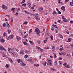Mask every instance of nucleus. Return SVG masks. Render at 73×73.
<instances>
[{"label": "nucleus", "mask_w": 73, "mask_h": 73, "mask_svg": "<svg viewBox=\"0 0 73 73\" xmlns=\"http://www.w3.org/2000/svg\"><path fill=\"white\" fill-rule=\"evenodd\" d=\"M47 59L46 61L48 62L47 65H50V66H52V60H49Z\"/></svg>", "instance_id": "f257e3e1"}, {"label": "nucleus", "mask_w": 73, "mask_h": 73, "mask_svg": "<svg viewBox=\"0 0 73 73\" xmlns=\"http://www.w3.org/2000/svg\"><path fill=\"white\" fill-rule=\"evenodd\" d=\"M0 41L2 43H4L5 42V40L3 38V36H0Z\"/></svg>", "instance_id": "f03ea898"}, {"label": "nucleus", "mask_w": 73, "mask_h": 73, "mask_svg": "<svg viewBox=\"0 0 73 73\" xmlns=\"http://www.w3.org/2000/svg\"><path fill=\"white\" fill-rule=\"evenodd\" d=\"M35 18L36 20H40V18H38V14H36V16L35 17Z\"/></svg>", "instance_id": "7ed1b4c3"}, {"label": "nucleus", "mask_w": 73, "mask_h": 73, "mask_svg": "<svg viewBox=\"0 0 73 73\" xmlns=\"http://www.w3.org/2000/svg\"><path fill=\"white\" fill-rule=\"evenodd\" d=\"M35 32L37 35H39L40 34V29H36L35 30Z\"/></svg>", "instance_id": "20e7f679"}, {"label": "nucleus", "mask_w": 73, "mask_h": 73, "mask_svg": "<svg viewBox=\"0 0 73 73\" xmlns=\"http://www.w3.org/2000/svg\"><path fill=\"white\" fill-rule=\"evenodd\" d=\"M0 50H5V51H7V50L3 47V46H0Z\"/></svg>", "instance_id": "39448f33"}, {"label": "nucleus", "mask_w": 73, "mask_h": 73, "mask_svg": "<svg viewBox=\"0 0 73 73\" xmlns=\"http://www.w3.org/2000/svg\"><path fill=\"white\" fill-rule=\"evenodd\" d=\"M2 8L3 9H5V10L7 9L8 8V7L7 6H6L4 5H2L1 6Z\"/></svg>", "instance_id": "423d86ee"}, {"label": "nucleus", "mask_w": 73, "mask_h": 73, "mask_svg": "<svg viewBox=\"0 0 73 73\" xmlns=\"http://www.w3.org/2000/svg\"><path fill=\"white\" fill-rule=\"evenodd\" d=\"M13 37H14L13 35H11L8 38H7V40H11V39H12L13 38Z\"/></svg>", "instance_id": "0eeeda50"}, {"label": "nucleus", "mask_w": 73, "mask_h": 73, "mask_svg": "<svg viewBox=\"0 0 73 73\" xmlns=\"http://www.w3.org/2000/svg\"><path fill=\"white\" fill-rule=\"evenodd\" d=\"M11 52L12 54H14V53H15V50L13 48H12V49L11 51Z\"/></svg>", "instance_id": "6e6552de"}, {"label": "nucleus", "mask_w": 73, "mask_h": 73, "mask_svg": "<svg viewBox=\"0 0 73 73\" xmlns=\"http://www.w3.org/2000/svg\"><path fill=\"white\" fill-rule=\"evenodd\" d=\"M24 52V50L22 49L20 52V53L21 54H23Z\"/></svg>", "instance_id": "1a4fd4ad"}, {"label": "nucleus", "mask_w": 73, "mask_h": 73, "mask_svg": "<svg viewBox=\"0 0 73 73\" xmlns=\"http://www.w3.org/2000/svg\"><path fill=\"white\" fill-rule=\"evenodd\" d=\"M16 39L17 41H19V40H21V38L18 36H16Z\"/></svg>", "instance_id": "9d476101"}, {"label": "nucleus", "mask_w": 73, "mask_h": 73, "mask_svg": "<svg viewBox=\"0 0 73 73\" xmlns=\"http://www.w3.org/2000/svg\"><path fill=\"white\" fill-rule=\"evenodd\" d=\"M17 62H18L19 63V62H23V60H22L18 59L17 60Z\"/></svg>", "instance_id": "9b49d317"}, {"label": "nucleus", "mask_w": 73, "mask_h": 73, "mask_svg": "<svg viewBox=\"0 0 73 73\" xmlns=\"http://www.w3.org/2000/svg\"><path fill=\"white\" fill-rule=\"evenodd\" d=\"M21 65L22 66H25L26 65V64H25L23 62L21 63Z\"/></svg>", "instance_id": "f8f14e48"}, {"label": "nucleus", "mask_w": 73, "mask_h": 73, "mask_svg": "<svg viewBox=\"0 0 73 73\" xmlns=\"http://www.w3.org/2000/svg\"><path fill=\"white\" fill-rule=\"evenodd\" d=\"M8 59L9 60L10 62H11L13 64V61H12V59L10 58H8Z\"/></svg>", "instance_id": "ddd939ff"}, {"label": "nucleus", "mask_w": 73, "mask_h": 73, "mask_svg": "<svg viewBox=\"0 0 73 73\" xmlns=\"http://www.w3.org/2000/svg\"><path fill=\"white\" fill-rule=\"evenodd\" d=\"M61 9H62L63 12H65V7L64 6H62L61 7Z\"/></svg>", "instance_id": "4468645a"}, {"label": "nucleus", "mask_w": 73, "mask_h": 73, "mask_svg": "<svg viewBox=\"0 0 73 73\" xmlns=\"http://www.w3.org/2000/svg\"><path fill=\"white\" fill-rule=\"evenodd\" d=\"M52 50L53 52H54V50H55V49H56V48H55V47H54V46H52Z\"/></svg>", "instance_id": "2eb2a0df"}, {"label": "nucleus", "mask_w": 73, "mask_h": 73, "mask_svg": "<svg viewBox=\"0 0 73 73\" xmlns=\"http://www.w3.org/2000/svg\"><path fill=\"white\" fill-rule=\"evenodd\" d=\"M38 10L40 12H41V11H42L43 10V8L40 7V8H39Z\"/></svg>", "instance_id": "dca6fc26"}, {"label": "nucleus", "mask_w": 73, "mask_h": 73, "mask_svg": "<svg viewBox=\"0 0 73 73\" xmlns=\"http://www.w3.org/2000/svg\"><path fill=\"white\" fill-rule=\"evenodd\" d=\"M65 54V52H61L60 53H59V55L60 56H62Z\"/></svg>", "instance_id": "f3484780"}, {"label": "nucleus", "mask_w": 73, "mask_h": 73, "mask_svg": "<svg viewBox=\"0 0 73 73\" xmlns=\"http://www.w3.org/2000/svg\"><path fill=\"white\" fill-rule=\"evenodd\" d=\"M28 61H30L31 63L32 64H33V62H32V59H28Z\"/></svg>", "instance_id": "a211bd4d"}, {"label": "nucleus", "mask_w": 73, "mask_h": 73, "mask_svg": "<svg viewBox=\"0 0 73 73\" xmlns=\"http://www.w3.org/2000/svg\"><path fill=\"white\" fill-rule=\"evenodd\" d=\"M63 21H64V22H66V23H67L68 22V21L66 19V18H64V19H63Z\"/></svg>", "instance_id": "6ab92c4d"}, {"label": "nucleus", "mask_w": 73, "mask_h": 73, "mask_svg": "<svg viewBox=\"0 0 73 73\" xmlns=\"http://www.w3.org/2000/svg\"><path fill=\"white\" fill-rule=\"evenodd\" d=\"M53 54L54 58H56L57 57V56H56V54L55 53H53Z\"/></svg>", "instance_id": "aec40b11"}, {"label": "nucleus", "mask_w": 73, "mask_h": 73, "mask_svg": "<svg viewBox=\"0 0 73 73\" xmlns=\"http://www.w3.org/2000/svg\"><path fill=\"white\" fill-rule=\"evenodd\" d=\"M25 52L26 53H27V54H28L29 53H30V51H28L27 50H26L25 51Z\"/></svg>", "instance_id": "412c9836"}, {"label": "nucleus", "mask_w": 73, "mask_h": 73, "mask_svg": "<svg viewBox=\"0 0 73 73\" xmlns=\"http://www.w3.org/2000/svg\"><path fill=\"white\" fill-rule=\"evenodd\" d=\"M13 56L14 57H17V53H15L13 54Z\"/></svg>", "instance_id": "4be33fe9"}, {"label": "nucleus", "mask_w": 73, "mask_h": 73, "mask_svg": "<svg viewBox=\"0 0 73 73\" xmlns=\"http://www.w3.org/2000/svg\"><path fill=\"white\" fill-rule=\"evenodd\" d=\"M51 70H53V71H54V72H56L57 70L56 69H55L54 68H51Z\"/></svg>", "instance_id": "5701e85b"}, {"label": "nucleus", "mask_w": 73, "mask_h": 73, "mask_svg": "<svg viewBox=\"0 0 73 73\" xmlns=\"http://www.w3.org/2000/svg\"><path fill=\"white\" fill-rule=\"evenodd\" d=\"M5 67L6 69H8L9 68V65L8 64H7L5 66Z\"/></svg>", "instance_id": "b1692460"}, {"label": "nucleus", "mask_w": 73, "mask_h": 73, "mask_svg": "<svg viewBox=\"0 0 73 73\" xmlns=\"http://www.w3.org/2000/svg\"><path fill=\"white\" fill-rule=\"evenodd\" d=\"M47 40H48V38H46L45 39L44 41V43H45L46 42V41H47Z\"/></svg>", "instance_id": "393cba45"}, {"label": "nucleus", "mask_w": 73, "mask_h": 73, "mask_svg": "<svg viewBox=\"0 0 73 73\" xmlns=\"http://www.w3.org/2000/svg\"><path fill=\"white\" fill-rule=\"evenodd\" d=\"M24 12L26 14H29L30 13L29 12H28V11H27L25 10Z\"/></svg>", "instance_id": "a878e982"}, {"label": "nucleus", "mask_w": 73, "mask_h": 73, "mask_svg": "<svg viewBox=\"0 0 73 73\" xmlns=\"http://www.w3.org/2000/svg\"><path fill=\"white\" fill-rule=\"evenodd\" d=\"M70 4L71 6H73V0L72 1V2H71L70 3Z\"/></svg>", "instance_id": "bb28decb"}, {"label": "nucleus", "mask_w": 73, "mask_h": 73, "mask_svg": "<svg viewBox=\"0 0 73 73\" xmlns=\"http://www.w3.org/2000/svg\"><path fill=\"white\" fill-rule=\"evenodd\" d=\"M58 36L59 37H60V38H63V36L62 35L60 34L58 35Z\"/></svg>", "instance_id": "cd10ccee"}, {"label": "nucleus", "mask_w": 73, "mask_h": 73, "mask_svg": "<svg viewBox=\"0 0 73 73\" xmlns=\"http://www.w3.org/2000/svg\"><path fill=\"white\" fill-rule=\"evenodd\" d=\"M52 14H53V15L54 14H56V15H57V14H58V13H57L55 11H54L52 13Z\"/></svg>", "instance_id": "c85d7f7f"}, {"label": "nucleus", "mask_w": 73, "mask_h": 73, "mask_svg": "<svg viewBox=\"0 0 73 73\" xmlns=\"http://www.w3.org/2000/svg\"><path fill=\"white\" fill-rule=\"evenodd\" d=\"M7 49L9 52L10 53H11V48H8Z\"/></svg>", "instance_id": "c756f323"}, {"label": "nucleus", "mask_w": 73, "mask_h": 73, "mask_svg": "<svg viewBox=\"0 0 73 73\" xmlns=\"http://www.w3.org/2000/svg\"><path fill=\"white\" fill-rule=\"evenodd\" d=\"M59 64L60 66V65H62V62L61 61H60L59 62Z\"/></svg>", "instance_id": "7c9ffc66"}, {"label": "nucleus", "mask_w": 73, "mask_h": 73, "mask_svg": "<svg viewBox=\"0 0 73 73\" xmlns=\"http://www.w3.org/2000/svg\"><path fill=\"white\" fill-rule=\"evenodd\" d=\"M29 42H30L31 44V45H33L34 43L32 41L30 40Z\"/></svg>", "instance_id": "2f4dec72"}, {"label": "nucleus", "mask_w": 73, "mask_h": 73, "mask_svg": "<svg viewBox=\"0 0 73 73\" xmlns=\"http://www.w3.org/2000/svg\"><path fill=\"white\" fill-rule=\"evenodd\" d=\"M32 29H30V30L29 31V34H31V33H32Z\"/></svg>", "instance_id": "473e14b6"}, {"label": "nucleus", "mask_w": 73, "mask_h": 73, "mask_svg": "<svg viewBox=\"0 0 73 73\" xmlns=\"http://www.w3.org/2000/svg\"><path fill=\"white\" fill-rule=\"evenodd\" d=\"M50 37L51 39V40H53V37L52 35L50 36Z\"/></svg>", "instance_id": "72a5a7b5"}, {"label": "nucleus", "mask_w": 73, "mask_h": 73, "mask_svg": "<svg viewBox=\"0 0 73 73\" xmlns=\"http://www.w3.org/2000/svg\"><path fill=\"white\" fill-rule=\"evenodd\" d=\"M36 49H40V48H40V47H39L37 46H36Z\"/></svg>", "instance_id": "f704fd0d"}, {"label": "nucleus", "mask_w": 73, "mask_h": 73, "mask_svg": "<svg viewBox=\"0 0 73 73\" xmlns=\"http://www.w3.org/2000/svg\"><path fill=\"white\" fill-rule=\"evenodd\" d=\"M15 8H13L11 9V11H13V12H14L15 11Z\"/></svg>", "instance_id": "c9c22d12"}, {"label": "nucleus", "mask_w": 73, "mask_h": 73, "mask_svg": "<svg viewBox=\"0 0 73 73\" xmlns=\"http://www.w3.org/2000/svg\"><path fill=\"white\" fill-rule=\"evenodd\" d=\"M52 27H54V28H58L56 25H54V24L52 25Z\"/></svg>", "instance_id": "e433bc0d"}, {"label": "nucleus", "mask_w": 73, "mask_h": 73, "mask_svg": "<svg viewBox=\"0 0 73 73\" xmlns=\"http://www.w3.org/2000/svg\"><path fill=\"white\" fill-rule=\"evenodd\" d=\"M28 36V34H27L25 35H24L23 37L24 38H27V36Z\"/></svg>", "instance_id": "4c0bfd02"}, {"label": "nucleus", "mask_w": 73, "mask_h": 73, "mask_svg": "<svg viewBox=\"0 0 73 73\" xmlns=\"http://www.w3.org/2000/svg\"><path fill=\"white\" fill-rule=\"evenodd\" d=\"M57 28V29H56V30H55V31H56V33H57V32H58V27H57V28Z\"/></svg>", "instance_id": "58836bf2"}, {"label": "nucleus", "mask_w": 73, "mask_h": 73, "mask_svg": "<svg viewBox=\"0 0 73 73\" xmlns=\"http://www.w3.org/2000/svg\"><path fill=\"white\" fill-rule=\"evenodd\" d=\"M71 40H72V39L70 38H69L68 39V40L67 41V42H70V41H71Z\"/></svg>", "instance_id": "ea45409f"}, {"label": "nucleus", "mask_w": 73, "mask_h": 73, "mask_svg": "<svg viewBox=\"0 0 73 73\" xmlns=\"http://www.w3.org/2000/svg\"><path fill=\"white\" fill-rule=\"evenodd\" d=\"M54 64L55 65H57V62L56 61H55L54 63Z\"/></svg>", "instance_id": "a19ab883"}, {"label": "nucleus", "mask_w": 73, "mask_h": 73, "mask_svg": "<svg viewBox=\"0 0 73 73\" xmlns=\"http://www.w3.org/2000/svg\"><path fill=\"white\" fill-rule=\"evenodd\" d=\"M63 65L64 66H65V67H66V66H68V64L67 63H64Z\"/></svg>", "instance_id": "79ce46f5"}, {"label": "nucleus", "mask_w": 73, "mask_h": 73, "mask_svg": "<svg viewBox=\"0 0 73 73\" xmlns=\"http://www.w3.org/2000/svg\"><path fill=\"white\" fill-rule=\"evenodd\" d=\"M7 32H8L9 33H11V30H9L8 29V30H7Z\"/></svg>", "instance_id": "37998d69"}, {"label": "nucleus", "mask_w": 73, "mask_h": 73, "mask_svg": "<svg viewBox=\"0 0 73 73\" xmlns=\"http://www.w3.org/2000/svg\"><path fill=\"white\" fill-rule=\"evenodd\" d=\"M28 5H29V8H31V3H28Z\"/></svg>", "instance_id": "c03bdc74"}, {"label": "nucleus", "mask_w": 73, "mask_h": 73, "mask_svg": "<svg viewBox=\"0 0 73 73\" xmlns=\"http://www.w3.org/2000/svg\"><path fill=\"white\" fill-rule=\"evenodd\" d=\"M34 66H37V67H38V66H39V64H35L34 65Z\"/></svg>", "instance_id": "a18cd8bd"}, {"label": "nucleus", "mask_w": 73, "mask_h": 73, "mask_svg": "<svg viewBox=\"0 0 73 73\" xmlns=\"http://www.w3.org/2000/svg\"><path fill=\"white\" fill-rule=\"evenodd\" d=\"M16 11H19L20 10V8H18L16 9Z\"/></svg>", "instance_id": "49530a36"}, {"label": "nucleus", "mask_w": 73, "mask_h": 73, "mask_svg": "<svg viewBox=\"0 0 73 73\" xmlns=\"http://www.w3.org/2000/svg\"><path fill=\"white\" fill-rule=\"evenodd\" d=\"M63 49H64V47H62L61 48H60L59 50H60V51H61Z\"/></svg>", "instance_id": "de8ad7c7"}, {"label": "nucleus", "mask_w": 73, "mask_h": 73, "mask_svg": "<svg viewBox=\"0 0 73 73\" xmlns=\"http://www.w3.org/2000/svg\"><path fill=\"white\" fill-rule=\"evenodd\" d=\"M3 27H5L6 28H7V25H6V24H5V23L3 24Z\"/></svg>", "instance_id": "09e8293b"}, {"label": "nucleus", "mask_w": 73, "mask_h": 73, "mask_svg": "<svg viewBox=\"0 0 73 73\" xmlns=\"http://www.w3.org/2000/svg\"><path fill=\"white\" fill-rule=\"evenodd\" d=\"M23 24H28V21H25L23 23Z\"/></svg>", "instance_id": "8fccbe9b"}, {"label": "nucleus", "mask_w": 73, "mask_h": 73, "mask_svg": "<svg viewBox=\"0 0 73 73\" xmlns=\"http://www.w3.org/2000/svg\"><path fill=\"white\" fill-rule=\"evenodd\" d=\"M51 29L52 31H54V28H53V27H51Z\"/></svg>", "instance_id": "3c124183"}, {"label": "nucleus", "mask_w": 73, "mask_h": 73, "mask_svg": "<svg viewBox=\"0 0 73 73\" xmlns=\"http://www.w3.org/2000/svg\"><path fill=\"white\" fill-rule=\"evenodd\" d=\"M37 43H38V44H40L41 43V41L38 40L37 41Z\"/></svg>", "instance_id": "603ef678"}, {"label": "nucleus", "mask_w": 73, "mask_h": 73, "mask_svg": "<svg viewBox=\"0 0 73 73\" xmlns=\"http://www.w3.org/2000/svg\"><path fill=\"white\" fill-rule=\"evenodd\" d=\"M6 35L7 33L5 32L3 33V36H6Z\"/></svg>", "instance_id": "864d4df0"}, {"label": "nucleus", "mask_w": 73, "mask_h": 73, "mask_svg": "<svg viewBox=\"0 0 73 73\" xmlns=\"http://www.w3.org/2000/svg\"><path fill=\"white\" fill-rule=\"evenodd\" d=\"M25 2V0H23L22 1V2L21 3V4H23V3H24Z\"/></svg>", "instance_id": "5fc2aeb1"}, {"label": "nucleus", "mask_w": 73, "mask_h": 73, "mask_svg": "<svg viewBox=\"0 0 73 73\" xmlns=\"http://www.w3.org/2000/svg\"><path fill=\"white\" fill-rule=\"evenodd\" d=\"M58 14H61V11H60L59 10L58 11Z\"/></svg>", "instance_id": "6e6d98bb"}, {"label": "nucleus", "mask_w": 73, "mask_h": 73, "mask_svg": "<svg viewBox=\"0 0 73 73\" xmlns=\"http://www.w3.org/2000/svg\"><path fill=\"white\" fill-rule=\"evenodd\" d=\"M67 56H69V57H71V55L70 54H68L66 55Z\"/></svg>", "instance_id": "4d7b16f0"}, {"label": "nucleus", "mask_w": 73, "mask_h": 73, "mask_svg": "<svg viewBox=\"0 0 73 73\" xmlns=\"http://www.w3.org/2000/svg\"><path fill=\"white\" fill-rule=\"evenodd\" d=\"M69 1V0H65V3H67Z\"/></svg>", "instance_id": "13d9d810"}, {"label": "nucleus", "mask_w": 73, "mask_h": 73, "mask_svg": "<svg viewBox=\"0 0 73 73\" xmlns=\"http://www.w3.org/2000/svg\"><path fill=\"white\" fill-rule=\"evenodd\" d=\"M23 43L24 45H27V42H23Z\"/></svg>", "instance_id": "bf43d9fd"}, {"label": "nucleus", "mask_w": 73, "mask_h": 73, "mask_svg": "<svg viewBox=\"0 0 73 73\" xmlns=\"http://www.w3.org/2000/svg\"><path fill=\"white\" fill-rule=\"evenodd\" d=\"M25 58H28V55H26L25 56Z\"/></svg>", "instance_id": "052dcab7"}, {"label": "nucleus", "mask_w": 73, "mask_h": 73, "mask_svg": "<svg viewBox=\"0 0 73 73\" xmlns=\"http://www.w3.org/2000/svg\"><path fill=\"white\" fill-rule=\"evenodd\" d=\"M66 32L67 33V34H69V31H68V30H66Z\"/></svg>", "instance_id": "680f3d73"}, {"label": "nucleus", "mask_w": 73, "mask_h": 73, "mask_svg": "<svg viewBox=\"0 0 73 73\" xmlns=\"http://www.w3.org/2000/svg\"><path fill=\"white\" fill-rule=\"evenodd\" d=\"M11 22H13V17H11Z\"/></svg>", "instance_id": "e2e57ef3"}, {"label": "nucleus", "mask_w": 73, "mask_h": 73, "mask_svg": "<svg viewBox=\"0 0 73 73\" xmlns=\"http://www.w3.org/2000/svg\"><path fill=\"white\" fill-rule=\"evenodd\" d=\"M3 57H6V58H8V56L6 55H4L3 56Z\"/></svg>", "instance_id": "0e129e2a"}, {"label": "nucleus", "mask_w": 73, "mask_h": 73, "mask_svg": "<svg viewBox=\"0 0 73 73\" xmlns=\"http://www.w3.org/2000/svg\"><path fill=\"white\" fill-rule=\"evenodd\" d=\"M40 50H41V52H43L44 50H43V49H41V48H40V49H39Z\"/></svg>", "instance_id": "69168bd1"}, {"label": "nucleus", "mask_w": 73, "mask_h": 73, "mask_svg": "<svg viewBox=\"0 0 73 73\" xmlns=\"http://www.w3.org/2000/svg\"><path fill=\"white\" fill-rule=\"evenodd\" d=\"M44 49H49V47L48 46L46 47Z\"/></svg>", "instance_id": "338daca9"}, {"label": "nucleus", "mask_w": 73, "mask_h": 73, "mask_svg": "<svg viewBox=\"0 0 73 73\" xmlns=\"http://www.w3.org/2000/svg\"><path fill=\"white\" fill-rule=\"evenodd\" d=\"M7 26L8 28H9V27H10V25H9V24H8V25H7Z\"/></svg>", "instance_id": "774afa93"}]
</instances>
